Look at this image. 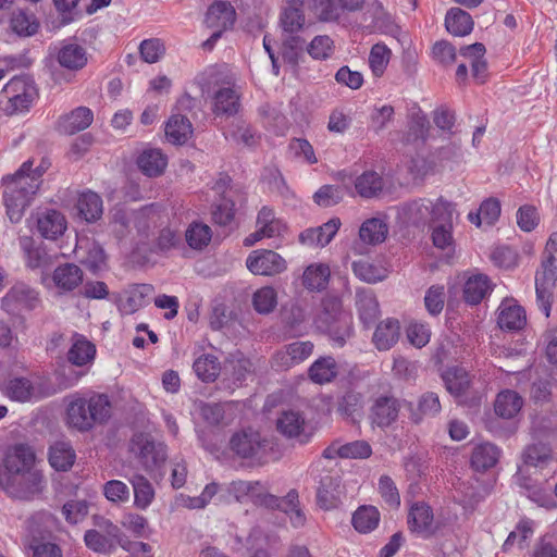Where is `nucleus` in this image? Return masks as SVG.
<instances>
[{
	"label": "nucleus",
	"mask_w": 557,
	"mask_h": 557,
	"mask_svg": "<svg viewBox=\"0 0 557 557\" xmlns=\"http://www.w3.org/2000/svg\"><path fill=\"white\" fill-rule=\"evenodd\" d=\"M35 455L33 450L23 444L10 447L3 459L8 474L7 492L17 498H27L41 490L42 475L36 471H30Z\"/></svg>",
	"instance_id": "f257e3e1"
},
{
	"label": "nucleus",
	"mask_w": 557,
	"mask_h": 557,
	"mask_svg": "<svg viewBox=\"0 0 557 557\" xmlns=\"http://www.w3.org/2000/svg\"><path fill=\"white\" fill-rule=\"evenodd\" d=\"M33 160L25 161L12 175L2 178L4 185L3 202L12 223L21 221L25 209L39 189L36 176L30 175Z\"/></svg>",
	"instance_id": "f03ea898"
},
{
	"label": "nucleus",
	"mask_w": 557,
	"mask_h": 557,
	"mask_svg": "<svg viewBox=\"0 0 557 557\" xmlns=\"http://www.w3.org/2000/svg\"><path fill=\"white\" fill-rule=\"evenodd\" d=\"M111 403L104 394H92L89 398L73 397L66 407V422L81 432L102 424L111 417Z\"/></svg>",
	"instance_id": "7ed1b4c3"
},
{
	"label": "nucleus",
	"mask_w": 557,
	"mask_h": 557,
	"mask_svg": "<svg viewBox=\"0 0 557 557\" xmlns=\"http://www.w3.org/2000/svg\"><path fill=\"white\" fill-rule=\"evenodd\" d=\"M35 94V87L29 78L15 76L0 91V108L10 115L27 110Z\"/></svg>",
	"instance_id": "20e7f679"
},
{
	"label": "nucleus",
	"mask_w": 557,
	"mask_h": 557,
	"mask_svg": "<svg viewBox=\"0 0 557 557\" xmlns=\"http://www.w3.org/2000/svg\"><path fill=\"white\" fill-rule=\"evenodd\" d=\"M131 451L148 471L160 468L168 457L166 446L148 433L134 434L131 440Z\"/></svg>",
	"instance_id": "39448f33"
},
{
	"label": "nucleus",
	"mask_w": 557,
	"mask_h": 557,
	"mask_svg": "<svg viewBox=\"0 0 557 557\" xmlns=\"http://www.w3.org/2000/svg\"><path fill=\"white\" fill-rule=\"evenodd\" d=\"M442 377L447 391L458 403L470 406L479 404L481 397L474 391L470 374L465 369L459 367L449 368Z\"/></svg>",
	"instance_id": "423d86ee"
},
{
	"label": "nucleus",
	"mask_w": 557,
	"mask_h": 557,
	"mask_svg": "<svg viewBox=\"0 0 557 557\" xmlns=\"http://www.w3.org/2000/svg\"><path fill=\"white\" fill-rule=\"evenodd\" d=\"M246 267L255 275L271 276L282 273L286 269V261L273 250L258 249L249 253Z\"/></svg>",
	"instance_id": "0eeeda50"
},
{
	"label": "nucleus",
	"mask_w": 557,
	"mask_h": 557,
	"mask_svg": "<svg viewBox=\"0 0 557 557\" xmlns=\"http://www.w3.org/2000/svg\"><path fill=\"white\" fill-rule=\"evenodd\" d=\"M38 293L25 283L14 284L1 299L2 308L9 313L33 310L39 304Z\"/></svg>",
	"instance_id": "6e6552de"
},
{
	"label": "nucleus",
	"mask_w": 557,
	"mask_h": 557,
	"mask_svg": "<svg viewBox=\"0 0 557 557\" xmlns=\"http://www.w3.org/2000/svg\"><path fill=\"white\" fill-rule=\"evenodd\" d=\"M55 59L61 67L70 72H78L87 65L89 53L84 45L70 38L60 44Z\"/></svg>",
	"instance_id": "1a4fd4ad"
},
{
	"label": "nucleus",
	"mask_w": 557,
	"mask_h": 557,
	"mask_svg": "<svg viewBox=\"0 0 557 557\" xmlns=\"http://www.w3.org/2000/svg\"><path fill=\"white\" fill-rule=\"evenodd\" d=\"M268 443L261 438L258 432L235 433L230 441L231 449L240 458L261 459L265 453Z\"/></svg>",
	"instance_id": "9d476101"
},
{
	"label": "nucleus",
	"mask_w": 557,
	"mask_h": 557,
	"mask_svg": "<svg viewBox=\"0 0 557 557\" xmlns=\"http://www.w3.org/2000/svg\"><path fill=\"white\" fill-rule=\"evenodd\" d=\"M305 0H285L278 24L283 36H299L306 27V15L304 12Z\"/></svg>",
	"instance_id": "9b49d317"
},
{
	"label": "nucleus",
	"mask_w": 557,
	"mask_h": 557,
	"mask_svg": "<svg viewBox=\"0 0 557 557\" xmlns=\"http://www.w3.org/2000/svg\"><path fill=\"white\" fill-rule=\"evenodd\" d=\"M557 233H553L545 246L541 270L535 274V286L555 287L557 281Z\"/></svg>",
	"instance_id": "f8f14e48"
},
{
	"label": "nucleus",
	"mask_w": 557,
	"mask_h": 557,
	"mask_svg": "<svg viewBox=\"0 0 557 557\" xmlns=\"http://www.w3.org/2000/svg\"><path fill=\"white\" fill-rule=\"evenodd\" d=\"M400 410V403L394 396L382 395L379 396L371 407V420L380 426H389L396 421Z\"/></svg>",
	"instance_id": "ddd939ff"
},
{
	"label": "nucleus",
	"mask_w": 557,
	"mask_h": 557,
	"mask_svg": "<svg viewBox=\"0 0 557 557\" xmlns=\"http://www.w3.org/2000/svg\"><path fill=\"white\" fill-rule=\"evenodd\" d=\"M527 323L524 309L515 299H504L497 309V324L502 330L519 331Z\"/></svg>",
	"instance_id": "4468645a"
},
{
	"label": "nucleus",
	"mask_w": 557,
	"mask_h": 557,
	"mask_svg": "<svg viewBox=\"0 0 557 557\" xmlns=\"http://www.w3.org/2000/svg\"><path fill=\"white\" fill-rule=\"evenodd\" d=\"M36 228L44 238L55 240L66 230L65 216L58 210L46 209L37 214Z\"/></svg>",
	"instance_id": "2eb2a0df"
},
{
	"label": "nucleus",
	"mask_w": 557,
	"mask_h": 557,
	"mask_svg": "<svg viewBox=\"0 0 557 557\" xmlns=\"http://www.w3.org/2000/svg\"><path fill=\"white\" fill-rule=\"evenodd\" d=\"M212 113L215 117H231L240 109V96L232 87H221L212 97Z\"/></svg>",
	"instance_id": "dca6fc26"
},
{
	"label": "nucleus",
	"mask_w": 557,
	"mask_h": 557,
	"mask_svg": "<svg viewBox=\"0 0 557 557\" xmlns=\"http://www.w3.org/2000/svg\"><path fill=\"white\" fill-rule=\"evenodd\" d=\"M236 20V11L227 1L213 2L206 14L205 23L211 29L225 32L233 27Z\"/></svg>",
	"instance_id": "f3484780"
},
{
	"label": "nucleus",
	"mask_w": 557,
	"mask_h": 557,
	"mask_svg": "<svg viewBox=\"0 0 557 557\" xmlns=\"http://www.w3.org/2000/svg\"><path fill=\"white\" fill-rule=\"evenodd\" d=\"M276 428L284 436L297 438L301 444L309 441V434L306 433L305 418L298 411H283L276 421Z\"/></svg>",
	"instance_id": "a211bd4d"
},
{
	"label": "nucleus",
	"mask_w": 557,
	"mask_h": 557,
	"mask_svg": "<svg viewBox=\"0 0 557 557\" xmlns=\"http://www.w3.org/2000/svg\"><path fill=\"white\" fill-rule=\"evenodd\" d=\"M312 351L313 344L311 342H294L285 346L284 350L275 354L274 364L280 369H288L305 361L311 356Z\"/></svg>",
	"instance_id": "6ab92c4d"
},
{
	"label": "nucleus",
	"mask_w": 557,
	"mask_h": 557,
	"mask_svg": "<svg viewBox=\"0 0 557 557\" xmlns=\"http://www.w3.org/2000/svg\"><path fill=\"white\" fill-rule=\"evenodd\" d=\"M341 504V484L338 478L324 475L317 490V505L323 510H332Z\"/></svg>",
	"instance_id": "aec40b11"
},
{
	"label": "nucleus",
	"mask_w": 557,
	"mask_h": 557,
	"mask_svg": "<svg viewBox=\"0 0 557 557\" xmlns=\"http://www.w3.org/2000/svg\"><path fill=\"white\" fill-rule=\"evenodd\" d=\"M94 120L92 111L87 107H78L59 119V131L66 135H73L86 129Z\"/></svg>",
	"instance_id": "412c9836"
},
{
	"label": "nucleus",
	"mask_w": 557,
	"mask_h": 557,
	"mask_svg": "<svg viewBox=\"0 0 557 557\" xmlns=\"http://www.w3.org/2000/svg\"><path fill=\"white\" fill-rule=\"evenodd\" d=\"M535 523L529 518L519 520L515 529L508 534L503 544L504 552H510L513 548L522 550L529 547L530 542L534 535Z\"/></svg>",
	"instance_id": "4be33fe9"
},
{
	"label": "nucleus",
	"mask_w": 557,
	"mask_h": 557,
	"mask_svg": "<svg viewBox=\"0 0 557 557\" xmlns=\"http://www.w3.org/2000/svg\"><path fill=\"white\" fill-rule=\"evenodd\" d=\"M399 337V321L387 318L376 326L373 334V344L379 350H388L398 342Z\"/></svg>",
	"instance_id": "5701e85b"
},
{
	"label": "nucleus",
	"mask_w": 557,
	"mask_h": 557,
	"mask_svg": "<svg viewBox=\"0 0 557 557\" xmlns=\"http://www.w3.org/2000/svg\"><path fill=\"white\" fill-rule=\"evenodd\" d=\"M356 307L359 318L366 326L373 324L380 314L376 297L369 288H360L357 290Z\"/></svg>",
	"instance_id": "b1692460"
},
{
	"label": "nucleus",
	"mask_w": 557,
	"mask_h": 557,
	"mask_svg": "<svg viewBox=\"0 0 557 557\" xmlns=\"http://www.w3.org/2000/svg\"><path fill=\"white\" fill-rule=\"evenodd\" d=\"M400 216L407 224L414 226L424 225L430 221L431 216V200L417 199L404 203L400 209Z\"/></svg>",
	"instance_id": "393cba45"
},
{
	"label": "nucleus",
	"mask_w": 557,
	"mask_h": 557,
	"mask_svg": "<svg viewBox=\"0 0 557 557\" xmlns=\"http://www.w3.org/2000/svg\"><path fill=\"white\" fill-rule=\"evenodd\" d=\"M145 214L143 212L127 211L124 208H115L112 213L111 225L113 232L119 238L126 236L132 226L140 228L144 223ZM141 230H139L140 232Z\"/></svg>",
	"instance_id": "a878e982"
},
{
	"label": "nucleus",
	"mask_w": 557,
	"mask_h": 557,
	"mask_svg": "<svg viewBox=\"0 0 557 557\" xmlns=\"http://www.w3.org/2000/svg\"><path fill=\"white\" fill-rule=\"evenodd\" d=\"M52 281L60 290L71 292L83 282V271L74 263H64L53 271Z\"/></svg>",
	"instance_id": "bb28decb"
},
{
	"label": "nucleus",
	"mask_w": 557,
	"mask_h": 557,
	"mask_svg": "<svg viewBox=\"0 0 557 557\" xmlns=\"http://www.w3.org/2000/svg\"><path fill=\"white\" fill-rule=\"evenodd\" d=\"M433 511L425 503H416L408 515V525L412 532L430 534L432 532Z\"/></svg>",
	"instance_id": "cd10ccee"
},
{
	"label": "nucleus",
	"mask_w": 557,
	"mask_h": 557,
	"mask_svg": "<svg viewBox=\"0 0 557 557\" xmlns=\"http://www.w3.org/2000/svg\"><path fill=\"white\" fill-rule=\"evenodd\" d=\"M95 354V345L85 336L75 334L67 351V360L74 366L83 367L94 360Z\"/></svg>",
	"instance_id": "c85d7f7f"
},
{
	"label": "nucleus",
	"mask_w": 557,
	"mask_h": 557,
	"mask_svg": "<svg viewBox=\"0 0 557 557\" xmlns=\"http://www.w3.org/2000/svg\"><path fill=\"white\" fill-rule=\"evenodd\" d=\"M191 134L193 125L185 115L173 114L165 125V136L171 144L183 145Z\"/></svg>",
	"instance_id": "c756f323"
},
{
	"label": "nucleus",
	"mask_w": 557,
	"mask_h": 557,
	"mask_svg": "<svg viewBox=\"0 0 557 557\" xmlns=\"http://www.w3.org/2000/svg\"><path fill=\"white\" fill-rule=\"evenodd\" d=\"M500 457V449L492 443H482L474 446L471 455V466L476 471L493 468Z\"/></svg>",
	"instance_id": "7c9ffc66"
},
{
	"label": "nucleus",
	"mask_w": 557,
	"mask_h": 557,
	"mask_svg": "<svg viewBox=\"0 0 557 557\" xmlns=\"http://www.w3.org/2000/svg\"><path fill=\"white\" fill-rule=\"evenodd\" d=\"M473 20L471 15L460 8H451L445 16V26L448 33L454 36L463 37L473 29Z\"/></svg>",
	"instance_id": "2f4dec72"
},
{
	"label": "nucleus",
	"mask_w": 557,
	"mask_h": 557,
	"mask_svg": "<svg viewBox=\"0 0 557 557\" xmlns=\"http://www.w3.org/2000/svg\"><path fill=\"white\" fill-rule=\"evenodd\" d=\"M492 290L491 281L485 274L470 276L463 287V298L467 304L478 305Z\"/></svg>",
	"instance_id": "473e14b6"
},
{
	"label": "nucleus",
	"mask_w": 557,
	"mask_h": 557,
	"mask_svg": "<svg viewBox=\"0 0 557 557\" xmlns=\"http://www.w3.org/2000/svg\"><path fill=\"white\" fill-rule=\"evenodd\" d=\"M523 399L515 391L505 389L498 393L495 403V413L504 419L513 418L522 408Z\"/></svg>",
	"instance_id": "72a5a7b5"
},
{
	"label": "nucleus",
	"mask_w": 557,
	"mask_h": 557,
	"mask_svg": "<svg viewBox=\"0 0 557 557\" xmlns=\"http://www.w3.org/2000/svg\"><path fill=\"white\" fill-rule=\"evenodd\" d=\"M137 165L145 175L156 177L163 173L166 157L159 149H146L139 154Z\"/></svg>",
	"instance_id": "f704fd0d"
},
{
	"label": "nucleus",
	"mask_w": 557,
	"mask_h": 557,
	"mask_svg": "<svg viewBox=\"0 0 557 557\" xmlns=\"http://www.w3.org/2000/svg\"><path fill=\"white\" fill-rule=\"evenodd\" d=\"M388 226L380 218H370L359 227V239L367 245H377L385 240Z\"/></svg>",
	"instance_id": "c9c22d12"
},
{
	"label": "nucleus",
	"mask_w": 557,
	"mask_h": 557,
	"mask_svg": "<svg viewBox=\"0 0 557 557\" xmlns=\"http://www.w3.org/2000/svg\"><path fill=\"white\" fill-rule=\"evenodd\" d=\"M76 207L79 216H82L87 222L97 221L101 218L103 212L101 197L90 190L79 195Z\"/></svg>",
	"instance_id": "e433bc0d"
},
{
	"label": "nucleus",
	"mask_w": 557,
	"mask_h": 557,
	"mask_svg": "<svg viewBox=\"0 0 557 557\" xmlns=\"http://www.w3.org/2000/svg\"><path fill=\"white\" fill-rule=\"evenodd\" d=\"M383 187L382 176L374 171H366L355 180V189L362 198L377 197Z\"/></svg>",
	"instance_id": "4c0bfd02"
},
{
	"label": "nucleus",
	"mask_w": 557,
	"mask_h": 557,
	"mask_svg": "<svg viewBox=\"0 0 557 557\" xmlns=\"http://www.w3.org/2000/svg\"><path fill=\"white\" fill-rule=\"evenodd\" d=\"M75 458V451L67 442H57L50 447L49 462L58 471H67Z\"/></svg>",
	"instance_id": "58836bf2"
},
{
	"label": "nucleus",
	"mask_w": 557,
	"mask_h": 557,
	"mask_svg": "<svg viewBox=\"0 0 557 557\" xmlns=\"http://www.w3.org/2000/svg\"><path fill=\"white\" fill-rule=\"evenodd\" d=\"M92 524L98 531L117 548L128 545V536L122 531V529L113 523L110 519L101 515H95L91 518Z\"/></svg>",
	"instance_id": "ea45409f"
},
{
	"label": "nucleus",
	"mask_w": 557,
	"mask_h": 557,
	"mask_svg": "<svg viewBox=\"0 0 557 557\" xmlns=\"http://www.w3.org/2000/svg\"><path fill=\"white\" fill-rule=\"evenodd\" d=\"M338 366L332 357H321L309 368V377L312 382L324 384L336 377Z\"/></svg>",
	"instance_id": "a19ab883"
},
{
	"label": "nucleus",
	"mask_w": 557,
	"mask_h": 557,
	"mask_svg": "<svg viewBox=\"0 0 557 557\" xmlns=\"http://www.w3.org/2000/svg\"><path fill=\"white\" fill-rule=\"evenodd\" d=\"M194 372L202 382H214L221 371V364L212 354H202L193 363Z\"/></svg>",
	"instance_id": "79ce46f5"
},
{
	"label": "nucleus",
	"mask_w": 557,
	"mask_h": 557,
	"mask_svg": "<svg viewBox=\"0 0 557 557\" xmlns=\"http://www.w3.org/2000/svg\"><path fill=\"white\" fill-rule=\"evenodd\" d=\"M351 522L359 533H369L379 525L380 511L374 506H360L352 515Z\"/></svg>",
	"instance_id": "37998d69"
},
{
	"label": "nucleus",
	"mask_w": 557,
	"mask_h": 557,
	"mask_svg": "<svg viewBox=\"0 0 557 557\" xmlns=\"http://www.w3.org/2000/svg\"><path fill=\"white\" fill-rule=\"evenodd\" d=\"M331 275L326 264H311L302 275V284L309 290H322L326 287Z\"/></svg>",
	"instance_id": "c03bdc74"
},
{
	"label": "nucleus",
	"mask_w": 557,
	"mask_h": 557,
	"mask_svg": "<svg viewBox=\"0 0 557 557\" xmlns=\"http://www.w3.org/2000/svg\"><path fill=\"white\" fill-rule=\"evenodd\" d=\"M134 490V504L139 509H147L154 499V488L147 478L135 474L131 480Z\"/></svg>",
	"instance_id": "a18cd8bd"
},
{
	"label": "nucleus",
	"mask_w": 557,
	"mask_h": 557,
	"mask_svg": "<svg viewBox=\"0 0 557 557\" xmlns=\"http://www.w3.org/2000/svg\"><path fill=\"white\" fill-rule=\"evenodd\" d=\"M10 26L18 36L28 37L38 32L39 23L33 13L17 10L11 16Z\"/></svg>",
	"instance_id": "49530a36"
},
{
	"label": "nucleus",
	"mask_w": 557,
	"mask_h": 557,
	"mask_svg": "<svg viewBox=\"0 0 557 557\" xmlns=\"http://www.w3.org/2000/svg\"><path fill=\"white\" fill-rule=\"evenodd\" d=\"M354 274L360 280L369 284L383 281L387 276L385 268L371 263L367 260H357L351 263Z\"/></svg>",
	"instance_id": "de8ad7c7"
},
{
	"label": "nucleus",
	"mask_w": 557,
	"mask_h": 557,
	"mask_svg": "<svg viewBox=\"0 0 557 557\" xmlns=\"http://www.w3.org/2000/svg\"><path fill=\"white\" fill-rule=\"evenodd\" d=\"M185 238L191 249L201 250L211 242L212 231L202 222H193L185 232Z\"/></svg>",
	"instance_id": "09e8293b"
},
{
	"label": "nucleus",
	"mask_w": 557,
	"mask_h": 557,
	"mask_svg": "<svg viewBox=\"0 0 557 557\" xmlns=\"http://www.w3.org/2000/svg\"><path fill=\"white\" fill-rule=\"evenodd\" d=\"M5 395L16 401L25 403L35 394V386L26 377H13L8 381L4 388Z\"/></svg>",
	"instance_id": "8fccbe9b"
},
{
	"label": "nucleus",
	"mask_w": 557,
	"mask_h": 557,
	"mask_svg": "<svg viewBox=\"0 0 557 557\" xmlns=\"http://www.w3.org/2000/svg\"><path fill=\"white\" fill-rule=\"evenodd\" d=\"M311 9L321 22H336L344 12L338 0H311Z\"/></svg>",
	"instance_id": "3c124183"
},
{
	"label": "nucleus",
	"mask_w": 557,
	"mask_h": 557,
	"mask_svg": "<svg viewBox=\"0 0 557 557\" xmlns=\"http://www.w3.org/2000/svg\"><path fill=\"white\" fill-rule=\"evenodd\" d=\"M277 305V294L272 286H263L255 292L252 306L260 314L272 312Z\"/></svg>",
	"instance_id": "603ef678"
},
{
	"label": "nucleus",
	"mask_w": 557,
	"mask_h": 557,
	"mask_svg": "<svg viewBox=\"0 0 557 557\" xmlns=\"http://www.w3.org/2000/svg\"><path fill=\"white\" fill-rule=\"evenodd\" d=\"M523 460L528 466L543 468L552 460V449L543 443L530 445L523 453Z\"/></svg>",
	"instance_id": "864d4df0"
},
{
	"label": "nucleus",
	"mask_w": 557,
	"mask_h": 557,
	"mask_svg": "<svg viewBox=\"0 0 557 557\" xmlns=\"http://www.w3.org/2000/svg\"><path fill=\"white\" fill-rule=\"evenodd\" d=\"M327 332L332 341L343 347L348 338L352 335L351 318L343 314L327 326Z\"/></svg>",
	"instance_id": "5fc2aeb1"
},
{
	"label": "nucleus",
	"mask_w": 557,
	"mask_h": 557,
	"mask_svg": "<svg viewBox=\"0 0 557 557\" xmlns=\"http://www.w3.org/2000/svg\"><path fill=\"white\" fill-rule=\"evenodd\" d=\"M418 411L413 412L411 419L419 423L423 417H434L441 411L438 395L433 392L424 393L418 403Z\"/></svg>",
	"instance_id": "6e6d98bb"
},
{
	"label": "nucleus",
	"mask_w": 557,
	"mask_h": 557,
	"mask_svg": "<svg viewBox=\"0 0 557 557\" xmlns=\"http://www.w3.org/2000/svg\"><path fill=\"white\" fill-rule=\"evenodd\" d=\"M212 221L221 226L228 225L235 218V203L232 199L222 197L211 209Z\"/></svg>",
	"instance_id": "4d7b16f0"
},
{
	"label": "nucleus",
	"mask_w": 557,
	"mask_h": 557,
	"mask_svg": "<svg viewBox=\"0 0 557 557\" xmlns=\"http://www.w3.org/2000/svg\"><path fill=\"white\" fill-rule=\"evenodd\" d=\"M20 245L26 255V264L28 268L38 269L46 267L49 256L41 248H33V239L30 237L20 238Z\"/></svg>",
	"instance_id": "13d9d810"
},
{
	"label": "nucleus",
	"mask_w": 557,
	"mask_h": 557,
	"mask_svg": "<svg viewBox=\"0 0 557 557\" xmlns=\"http://www.w3.org/2000/svg\"><path fill=\"white\" fill-rule=\"evenodd\" d=\"M85 545L98 554H111L116 547L98 529L87 530L84 534Z\"/></svg>",
	"instance_id": "bf43d9fd"
},
{
	"label": "nucleus",
	"mask_w": 557,
	"mask_h": 557,
	"mask_svg": "<svg viewBox=\"0 0 557 557\" xmlns=\"http://www.w3.org/2000/svg\"><path fill=\"white\" fill-rule=\"evenodd\" d=\"M344 198V188L338 185H323L313 195L314 202L321 207H332Z\"/></svg>",
	"instance_id": "052dcab7"
},
{
	"label": "nucleus",
	"mask_w": 557,
	"mask_h": 557,
	"mask_svg": "<svg viewBox=\"0 0 557 557\" xmlns=\"http://www.w3.org/2000/svg\"><path fill=\"white\" fill-rule=\"evenodd\" d=\"M391 50L383 44H375L370 51L369 65L372 73L380 77L383 75L391 58Z\"/></svg>",
	"instance_id": "680f3d73"
},
{
	"label": "nucleus",
	"mask_w": 557,
	"mask_h": 557,
	"mask_svg": "<svg viewBox=\"0 0 557 557\" xmlns=\"http://www.w3.org/2000/svg\"><path fill=\"white\" fill-rule=\"evenodd\" d=\"M88 503L81 499H71L62 506V515L70 524L82 522L88 515Z\"/></svg>",
	"instance_id": "e2e57ef3"
},
{
	"label": "nucleus",
	"mask_w": 557,
	"mask_h": 557,
	"mask_svg": "<svg viewBox=\"0 0 557 557\" xmlns=\"http://www.w3.org/2000/svg\"><path fill=\"white\" fill-rule=\"evenodd\" d=\"M235 318L236 314L224 304H216L210 313L209 325L213 331H222L227 329Z\"/></svg>",
	"instance_id": "0e129e2a"
},
{
	"label": "nucleus",
	"mask_w": 557,
	"mask_h": 557,
	"mask_svg": "<svg viewBox=\"0 0 557 557\" xmlns=\"http://www.w3.org/2000/svg\"><path fill=\"white\" fill-rule=\"evenodd\" d=\"M445 304V288L443 285H432L425 293L424 305L432 315L440 314Z\"/></svg>",
	"instance_id": "69168bd1"
},
{
	"label": "nucleus",
	"mask_w": 557,
	"mask_h": 557,
	"mask_svg": "<svg viewBox=\"0 0 557 557\" xmlns=\"http://www.w3.org/2000/svg\"><path fill=\"white\" fill-rule=\"evenodd\" d=\"M334 42L326 35L315 36L308 46V53L317 60H325L331 57Z\"/></svg>",
	"instance_id": "338daca9"
},
{
	"label": "nucleus",
	"mask_w": 557,
	"mask_h": 557,
	"mask_svg": "<svg viewBox=\"0 0 557 557\" xmlns=\"http://www.w3.org/2000/svg\"><path fill=\"white\" fill-rule=\"evenodd\" d=\"M29 557H63L61 547L52 542L34 540L29 545Z\"/></svg>",
	"instance_id": "774afa93"
}]
</instances>
